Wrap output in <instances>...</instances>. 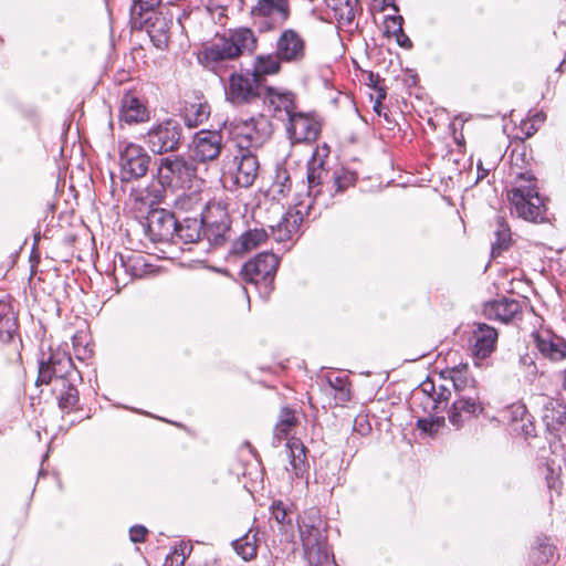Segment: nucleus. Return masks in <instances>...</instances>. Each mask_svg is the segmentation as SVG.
<instances>
[{
  "label": "nucleus",
  "instance_id": "obj_1",
  "mask_svg": "<svg viewBox=\"0 0 566 566\" xmlns=\"http://www.w3.org/2000/svg\"><path fill=\"white\" fill-rule=\"evenodd\" d=\"M328 171L324 168V161L317 157L315 151L307 163V185L308 192L306 200L298 201L294 207L290 208L281 218L276 226L271 227L274 239L279 242L293 240L297 235L301 224L305 216L310 214L313 203L317 201V197L322 192V188H326V179Z\"/></svg>",
  "mask_w": 566,
  "mask_h": 566
},
{
  "label": "nucleus",
  "instance_id": "obj_2",
  "mask_svg": "<svg viewBox=\"0 0 566 566\" xmlns=\"http://www.w3.org/2000/svg\"><path fill=\"white\" fill-rule=\"evenodd\" d=\"M256 49L258 36L254 31L248 27H239L217 33L199 52L198 60L206 67L214 69L242 55L253 54Z\"/></svg>",
  "mask_w": 566,
  "mask_h": 566
},
{
  "label": "nucleus",
  "instance_id": "obj_3",
  "mask_svg": "<svg viewBox=\"0 0 566 566\" xmlns=\"http://www.w3.org/2000/svg\"><path fill=\"white\" fill-rule=\"evenodd\" d=\"M303 557L308 566H336L327 543L326 530L319 511L310 509L297 521Z\"/></svg>",
  "mask_w": 566,
  "mask_h": 566
},
{
  "label": "nucleus",
  "instance_id": "obj_4",
  "mask_svg": "<svg viewBox=\"0 0 566 566\" xmlns=\"http://www.w3.org/2000/svg\"><path fill=\"white\" fill-rule=\"evenodd\" d=\"M507 199L512 212L517 217L532 222H541L545 219L546 208L533 175L520 174L515 186L507 191Z\"/></svg>",
  "mask_w": 566,
  "mask_h": 566
},
{
  "label": "nucleus",
  "instance_id": "obj_5",
  "mask_svg": "<svg viewBox=\"0 0 566 566\" xmlns=\"http://www.w3.org/2000/svg\"><path fill=\"white\" fill-rule=\"evenodd\" d=\"M157 180L163 188L178 190L189 188L197 177V165L181 155L163 157L158 161Z\"/></svg>",
  "mask_w": 566,
  "mask_h": 566
},
{
  "label": "nucleus",
  "instance_id": "obj_6",
  "mask_svg": "<svg viewBox=\"0 0 566 566\" xmlns=\"http://www.w3.org/2000/svg\"><path fill=\"white\" fill-rule=\"evenodd\" d=\"M259 174V160L251 150L238 149L233 157L224 161L222 178L227 185L229 181L241 188L253 185Z\"/></svg>",
  "mask_w": 566,
  "mask_h": 566
},
{
  "label": "nucleus",
  "instance_id": "obj_7",
  "mask_svg": "<svg viewBox=\"0 0 566 566\" xmlns=\"http://www.w3.org/2000/svg\"><path fill=\"white\" fill-rule=\"evenodd\" d=\"M182 130L179 122L168 118L151 125L143 139L151 153L164 155L180 148Z\"/></svg>",
  "mask_w": 566,
  "mask_h": 566
},
{
  "label": "nucleus",
  "instance_id": "obj_8",
  "mask_svg": "<svg viewBox=\"0 0 566 566\" xmlns=\"http://www.w3.org/2000/svg\"><path fill=\"white\" fill-rule=\"evenodd\" d=\"M290 15V0H258L250 10L251 20L260 32L279 29Z\"/></svg>",
  "mask_w": 566,
  "mask_h": 566
},
{
  "label": "nucleus",
  "instance_id": "obj_9",
  "mask_svg": "<svg viewBox=\"0 0 566 566\" xmlns=\"http://www.w3.org/2000/svg\"><path fill=\"white\" fill-rule=\"evenodd\" d=\"M279 266V259L274 253L262 252L254 259L244 263L241 275L245 282L253 283L264 294H270L272 283Z\"/></svg>",
  "mask_w": 566,
  "mask_h": 566
},
{
  "label": "nucleus",
  "instance_id": "obj_10",
  "mask_svg": "<svg viewBox=\"0 0 566 566\" xmlns=\"http://www.w3.org/2000/svg\"><path fill=\"white\" fill-rule=\"evenodd\" d=\"M232 133L242 150L262 146L271 135L270 122L263 116L240 119L233 124Z\"/></svg>",
  "mask_w": 566,
  "mask_h": 566
},
{
  "label": "nucleus",
  "instance_id": "obj_11",
  "mask_svg": "<svg viewBox=\"0 0 566 566\" xmlns=\"http://www.w3.org/2000/svg\"><path fill=\"white\" fill-rule=\"evenodd\" d=\"M151 157L146 149L135 143L119 145V168L123 181L144 177L149 168Z\"/></svg>",
  "mask_w": 566,
  "mask_h": 566
},
{
  "label": "nucleus",
  "instance_id": "obj_12",
  "mask_svg": "<svg viewBox=\"0 0 566 566\" xmlns=\"http://www.w3.org/2000/svg\"><path fill=\"white\" fill-rule=\"evenodd\" d=\"M66 378L71 381H78L81 379L69 354L54 352L50 354L46 360L42 359L40 361L36 384H53L55 380H64Z\"/></svg>",
  "mask_w": 566,
  "mask_h": 566
},
{
  "label": "nucleus",
  "instance_id": "obj_13",
  "mask_svg": "<svg viewBox=\"0 0 566 566\" xmlns=\"http://www.w3.org/2000/svg\"><path fill=\"white\" fill-rule=\"evenodd\" d=\"M203 234L213 247L222 245L230 231L229 217L220 203L207 205L202 211Z\"/></svg>",
  "mask_w": 566,
  "mask_h": 566
},
{
  "label": "nucleus",
  "instance_id": "obj_14",
  "mask_svg": "<svg viewBox=\"0 0 566 566\" xmlns=\"http://www.w3.org/2000/svg\"><path fill=\"white\" fill-rule=\"evenodd\" d=\"M260 83L250 72L235 73L229 77L226 86V97L234 105L252 102L260 95Z\"/></svg>",
  "mask_w": 566,
  "mask_h": 566
},
{
  "label": "nucleus",
  "instance_id": "obj_15",
  "mask_svg": "<svg viewBox=\"0 0 566 566\" xmlns=\"http://www.w3.org/2000/svg\"><path fill=\"white\" fill-rule=\"evenodd\" d=\"M283 63L300 64L306 57V42L294 29H284L275 41V51Z\"/></svg>",
  "mask_w": 566,
  "mask_h": 566
},
{
  "label": "nucleus",
  "instance_id": "obj_16",
  "mask_svg": "<svg viewBox=\"0 0 566 566\" xmlns=\"http://www.w3.org/2000/svg\"><path fill=\"white\" fill-rule=\"evenodd\" d=\"M286 133L292 143L314 142L319 135V124L310 114L295 111L286 119Z\"/></svg>",
  "mask_w": 566,
  "mask_h": 566
},
{
  "label": "nucleus",
  "instance_id": "obj_17",
  "mask_svg": "<svg viewBox=\"0 0 566 566\" xmlns=\"http://www.w3.org/2000/svg\"><path fill=\"white\" fill-rule=\"evenodd\" d=\"M193 156L199 163H209L219 158L223 148V137L218 130H199L193 137Z\"/></svg>",
  "mask_w": 566,
  "mask_h": 566
},
{
  "label": "nucleus",
  "instance_id": "obj_18",
  "mask_svg": "<svg viewBox=\"0 0 566 566\" xmlns=\"http://www.w3.org/2000/svg\"><path fill=\"white\" fill-rule=\"evenodd\" d=\"M542 421L552 438L566 440V406L547 398L543 405Z\"/></svg>",
  "mask_w": 566,
  "mask_h": 566
},
{
  "label": "nucleus",
  "instance_id": "obj_19",
  "mask_svg": "<svg viewBox=\"0 0 566 566\" xmlns=\"http://www.w3.org/2000/svg\"><path fill=\"white\" fill-rule=\"evenodd\" d=\"M497 331L484 323H479L472 331L470 338L471 353L476 360L491 356L496 347Z\"/></svg>",
  "mask_w": 566,
  "mask_h": 566
},
{
  "label": "nucleus",
  "instance_id": "obj_20",
  "mask_svg": "<svg viewBox=\"0 0 566 566\" xmlns=\"http://www.w3.org/2000/svg\"><path fill=\"white\" fill-rule=\"evenodd\" d=\"M263 103L268 111L281 120H286L296 109L294 95L291 92H283L274 87L265 90Z\"/></svg>",
  "mask_w": 566,
  "mask_h": 566
},
{
  "label": "nucleus",
  "instance_id": "obj_21",
  "mask_svg": "<svg viewBox=\"0 0 566 566\" xmlns=\"http://www.w3.org/2000/svg\"><path fill=\"white\" fill-rule=\"evenodd\" d=\"M483 407L479 401L478 395H461L452 403L449 411V421L455 427L461 428L468 420L482 412Z\"/></svg>",
  "mask_w": 566,
  "mask_h": 566
},
{
  "label": "nucleus",
  "instance_id": "obj_22",
  "mask_svg": "<svg viewBox=\"0 0 566 566\" xmlns=\"http://www.w3.org/2000/svg\"><path fill=\"white\" fill-rule=\"evenodd\" d=\"M285 454L289 459V467H285L290 479H302L308 472V461L306 457V448L301 440L296 438L290 439L285 444Z\"/></svg>",
  "mask_w": 566,
  "mask_h": 566
},
{
  "label": "nucleus",
  "instance_id": "obj_23",
  "mask_svg": "<svg viewBox=\"0 0 566 566\" xmlns=\"http://www.w3.org/2000/svg\"><path fill=\"white\" fill-rule=\"evenodd\" d=\"M172 24V17L161 12H153L146 20L147 33L157 49L164 50L168 46Z\"/></svg>",
  "mask_w": 566,
  "mask_h": 566
},
{
  "label": "nucleus",
  "instance_id": "obj_24",
  "mask_svg": "<svg viewBox=\"0 0 566 566\" xmlns=\"http://www.w3.org/2000/svg\"><path fill=\"white\" fill-rule=\"evenodd\" d=\"M178 220L174 213L166 210H154L148 217L150 232L160 241L172 240L176 234Z\"/></svg>",
  "mask_w": 566,
  "mask_h": 566
},
{
  "label": "nucleus",
  "instance_id": "obj_25",
  "mask_svg": "<svg viewBox=\"0 0 566 566\" xmlns=\"http://www.w3.org/2000/svg\"><path fill=\"white\" fill-rule=\"evenodd\" d=\"M521 303L513 298L502 297L488 302L483 306V314L489 319H496L503 323L513 321L521 314Z\"/></svg>",
  "mask_w": 566,
  "mask_h": 566
},
{
  "label": "nucleus",
  "instance_id": "obj_26",
  "mask_svg": "<svg viewBox=\"0 0 566 566\" xmlns=\"http://www.w3.org/2000/svg\"><path fill=\"white\" fill-rule=\"evenodd\" d=\"M119 118L127 124L144 123L149 119V111L136 95L127 93L122 98Z\"/></svg>",
  "mask_w": 566,
  "mask_h": 566
},
{
  "label": "nucleus",
  "instance_id": "obj_27",
  "mask_svg": "<svg viewBox=\"0 0 566 566\" xmlns=\"http://www.w3.org/2000/svg\"><path fill=\"white\" fill-rule=\"evenodd\" d=\"M535 344L538 352L552 361H559L566 358V342L549 333L535 335Z\"/></svg>",
  "mask_w": 566,
  "mask_h": 566
},
{
  "label": "nucleus",
  "instance_id": "obj_28",
  "mask_svg": "<svg viewBox=\"0 0 566 566\" xmlns=\"http://www.w3.org/2000/svg\"><path fill=\"white\" fill-rule=\"evenodd\" d=\"M18 332V318L9 300H0V342L10 343Z\"/></svg>",
  "mask_w": 566,
  "mask_h": 566
},
{
  "label": "nucleus",
  "instance_id": "obj_29",
  "mask_svg": "<svg viewBox=\"0 0 566 566\" xmlns=\"http://www.w3.org/2000/svg\"><path fill=\"white\" fill-rule=\"evenodd\" d=\"M76 382L77 381H71L67 378L64 380H55L53 382V392L55 394L59 407L62 410L70 411L78 402Z\"/></svg>",
  "mask_w": 566,
  "mask_h": 566
},
{
  "label": "nucleus",
  "instance_id": "obj_30",
  "mask_svg": "<svg viewBox=\"0 0 566 566\" xmlns=\"http://www.w3.org/2000/svg\"><path fill=\"white\" fill-rule=\"evenodd\" d=\"M202 228L203 220L201 211L200 219L197 217H187L178 221L175 237L180 239L184 243H195L200 239Z\"/></svg>",
  "mask_w": 566,
  "mask_h": 566
},
{
  "label": "nucleus",
  "instance_id": "obj_31",
  "mask_svg": "<svg viewBox=\"0 0 566 566\" xmlns=\"http://www.w3.org/2000/svg\"><path fill=\"white\" fill-rule=\"evenodd\" d=\"M282 63L283 61L275 52L271 54H260L254 60L251 74L258 78L260 83L264 75L277 74Z\"/></svg>",
  "mask_w": 566,
  "mask_h": 566
},
{
  "label": "nucleus",
  "instance_id": "obj_32",
  "mask_svg": "<svg viewBox=\"0 0 566 566\" xmlns=\"http://www.w3.org/2000/svg\"><path fill=\"white\" fill-rule=\"evenodd\" d=\"M266 232L263 229H253L244 232L233 242L231 253L242 255L259 247L266 240Z\"/></svg>",
  "mask_w": 566,
  "mask_h": 566
},
{
  "label": "nucleus",
  "instance_id": "obj_33",
  "mask_svg": "<svg viewBox=\"0 0 566 566\" xmlns=\"http://www.w3.org/2000/svg\"><path fill=\"white\" fill-rule=\"evenodd\" d=\"M450 374L451 381L459 396L478 395L475 380L470 377L468 365H459L453 367Z\"/></svg>",
  "mask_w": 566,
  "mask_h": 566
},
{
  "label": "nucleus",
  "instance_id": "obj_34",
  "mask_svg": "<svg viewBox=\"0 0 566 566\" xmlns=\"http://www.w3.org/2000/svg\"><path fill=\"white\" fill-rule=\"evenodd\" d=\"M329 394L334 395L336 403H344L350 398L349 382L346 376L329 373L324 377Z\"/></svg>",
  "mask_w": 566,
  "mask_h": 566
},
{
  "label": "nucleus",
  "instance_id": "obj_35",
  "mask_svg": "<svg viewBox=\"0 0 566 566\" xmlns=\"http://www.w3.org/2000/svg\"><path fill=\"white\" fill-rule=\"evenodd\" d=\"M356 174L345 168L334 170L331 179L326 184V190L331 196H335L354 186Z\"/></svg>",
  "mask_w": 566,
  "mask_h": 566
},
{
  "label": "nucleus",
  "instance_id": "obj_36",
  "mask_svg": "<svg viewBox=\"0 0 566 566\" xmlns=\"http://www.w3.org/2000/svg\"><path fill=\"white\" fill-rule=\"evenodd\" d=\"M232 546L237 554L241 556L244 560H250L256 556V533H252L251 531L243 535L241 538H238L232 542Z\"/></svg>",
  "mask_w": 566,
  "mask_h": 566
},
{
  "label": "nucleus",
  "instance_id": "obj_37",
  "mask_svg": "<svg viewBox=\"0 0 566 566\" xmlns=\"http://www.w3.org/2000/svg\"><path fill=\"white\" fill-rule=\"evenodd\" d=\"M203 203L197 192H182L175 201L174 207L177 211H201Z\"/></svg>",
  "mask_w": 566,
  "mask_h": 566
},
{
  "label": "nucleus",
  "instance_id": "obj_38",
  "mask_svg": "<svg viewBox=\"0 0 566 566\" xmlns=\"http://www.w3.org/2000/svg\"><path fill=\"white\" fill-rule=\"evenodd\" d=\"M511 242V231L509 226L502 218L497 219V228L495 230V241L492 243V255H500L501 252L509 248Z\"/></svg>",
  "mask_w": 566,
  "mask_h": 566
},
{
  "label": "nucleus",
  "instance_id": "obj_39",
  "mask_svg": "<svg viewBox=\"0 0 566 566\" xmlns=\"http://www.w3.org/2000/svg\"><path fill=\"white\" fill-rule=\"evenodd\" d=\"M356 1L352 0H338V3L333 7L335 11V18L342 24H350L356 14L355 9Z\"/></svg>",
  "mask_w": 566,
  "mask_h": 566
},
{
  "label": "nucleus",
  "instance_id": "obj_40",
  "mask_svg": "<svg viewBox=\"0 0 566 566\" xmlns=\"http://www.w3.org/2000/svg\"><path fill=\"white\" fill-rule=\"evenodd\" d=\"M451 391L444 386H440L436 389V394L432 397H427L428 413L438 412L447 407L448 400L450 399Z\"/></svg>",
  "mask_w": 566,
  "mask_h": 566
},
{
  "label": "nucleus",
  "instance_id": "obj_41",
  "mask_svg": "<svg viewBox=\"0 0 566 566\" xmlns=\"http://www.w3.org/2000/svg\"><path fill=\"white\" fill-rule=\"evenodd\" d=\"M209 107L206 104H193L187 108L185 114L186 124L196 127L208 118Z\"/></svg>",
  "mask_w": 566,
  "mask_h": 566
},
{
  "label": "nucleus",
  "instance_id": "obj_42",
  "mask_svg": "<svg viewBox=\"0 0 566 566\" xmlns=\"http://www.w3.org/2000/svg\"><path fill=\"white\" fill-rule=\"evenodd\" d=\"M271 515L281 525H290L292 523L293 512L291 506L282 501H274L272 503Z\"/></svg>",
  "mask_w": 566,
  "mask_h": 566
},
{
  "label": "nucleus",
  "instance_id": "obj_43",
  "mask_svg": "<svg viewBox=\"0 0 566 566\" xmlns=\"http://www.w3.org/2000/svg\"><path fill=\"white\" fill-rule=\"evenodd\" d=\"M527 416V408L522 402L512 403L504 411V418L512 424L523 422Z\"/></svg>",
  "mask_w": 566,
  "mask_h": 566
},
{
  "label": "nucleus",
  "instance_id": "obj_44",
  "mask_svg": "<svg viewBox=\"0 0 566 566\" xmlns=\"http://www.w3.org/2000/svg\"><path fill=\"white\" fill-rule=\"evenodd\" d=\"M433 394H436L434 382L428 378L420 384L418 390L413 395V399L419 400L420 406L426 412H428L429 408H427V397H432Z\"/></svg>",
  "mask_w": 566,
  "mask_h": 566
},
{
  "label": "nucleus",
  "instance_id": "obj_45",
  "mask_svg": "<svg viewBox=\"0 0 566 566\" xmlns=\"http://www.w3.org/2000/svg\"><path fill=\"white\" fill-rule=\"evenodd\" d=\"M161 0H134L130 13L134 23H137V18H142L143 13L154 11L160 4Z\"/></svg>",
  "mask_w": 566,
  "mask_h": 566
},
{
  "label": "nucleus",
  "instance_id": "obj_46",
  "mask_svg": "<svg viewBox=\"0 0 566 566\" xmlns=\"http://www.w3.org/2000/svg\"><path fill=\"white\" fill-rule=\"evenodd\" d=\"M554 555L555 548L548 543L539 544V546L532 552L533 560L541 565L549 563L554 558Z\"/></svg>",
  "mask_w": 566,
  "mask_h": 566
},
{
  "label": "nucleus",
  "instance_id": "obj_47",
  "mask_svg": "<svg viewBox=\"0 0 566 566\" xmlns=\"http://www.w3.org/2000/svg\"><path fill=\"white\" fill-rule=\"evenodd\" d=\"M271 190L274 195L285 196L291 190V178L286 170H280Z\"/></svg>",
  "mask_w": 566,
  "mask_h": 566
},
{
  "label": "nucleus",
  "instance_id": "obj_48",
  "mask_svg": "<svg viewBox=\"0 0 566 566\" xmlns=\"http://www.w3.org/2000/svg\"><path fill=\"white\" fill-rule=\"evenodd\" d=\"M403 18L401 15H388L385 20V32L388 35H402Z\"/></svg>",
  "mask_w": 566,
  "mask_h": 566
},
{
  "label": "nucleus",
  "instance_id": "obj_49",
  "mask_svg": "<svg viewBox=\"0 0 566 566\" xmlns=\"http://www.w3.org/2000/svg\"><path fill=\"white\" fill-rule=\"evenodd\" d=\"M186 546L175 548L165 559L164 566H184L186 560Z\"/></svg>",
  "mask_w": 566,
  "mask_h": 566
},
{
  "label": "nucleus",
  "instance_id": "obj_50",
  "mask_svg": "<svg viewBox=\"0 0 566 566\" xmlns=\"http://www.w3.org/2000/svg\"><path fill=\"white\" fill-rule=\"evenodd\" d=\"M294 424V415L289 409H283L282 418L277 424V429L282 432H286Z\"/></svg>",
  "mask_w": 566,
  "mask_h": 566
},
{
  "label": "nucleus",
  "instance_id": "obj_51",
  "mask_svg": "<svg viewBox=\"0 0 566 566\" xmlns=\"http://www.w3.org/2000/svg\"><path fill=\"white\" fill-rule=\"evenodd\" d=\"M521 427L517 426L514 428L515 431L521 430V433L525 438L534 437L535 436V426L531 419V416L528 415L523 422H521Z\"/></svg>",
  "mask_w": 566,
  "mask_h": 566
},
{
  "label": "nucleus",
  "instance_id": "obj_52",
  "mask_svg": "<svg viewBox=\"0 0 566 566\" xmlns=\"http://www.w3.org/2000/svg\"><path fill=\"white\" fill-rule=\"evenodd\" d=\"M417 427L430 436L437 433V430L434 429L433 426V416L431 415L428 418L418 419Z\"/></svg>",
  "mask_w": 566,
  "mask_h": 566
},
{
  "label": "nucleus",
  "instance_id": "obj_53",
  "mask_svg": "<svg viewBox=\"0 0 566 566\" xmlns=\"http://www.w3.org/2000/svg\"><path fill=\"white\" fill-rule=\"evenodd\" d=\"M147 530L142 525H135L129 530L130 539L134 543H140L145 539Z\"/></svg>",
  "mask_w": 566,
  "mask_h": 566
},
{
  "label": "nucleus",
  "instance_id": "obj_54",
  "mask_svg": "<svg viewBox=\"0 0 566 566\" xmlns=\"http://www.w3.org/2000/svg\"><path fill=\"white\" fill-rule=\"evenodd\" d=\"M557 476H558V473H556L552 467L547 465L546 479H547V483H548L549 488H554L555 486V483L557 481Z\"/></svg>",
  "mask_w": 566,
  "mask_h": 566
},
{
  "label": "nucleus",
  "instance_id": "obj_55",
  "mask_svg": "<svg viewBox=\"0 0 566 566\" xmlns=\"http://www.w3.org/2000/svg\"><path fill=\"white\" fill-rule=\"evenodd\" d=\"M395 38H396L397 43L401 48H406V49L411 48L412 43H411L410 39L405 34L403 31H402V35H396Z\"/></svg>",
  "mask_w": 566,
  "mask_h": 566
},
{
  "label": "nucleus",
  "instance_id": "obj_56",
  "mask_svg": "<svg viewBox=\"0 0 566 566\" xmlns=\"http://www.w3.org/2000/svg\"><path fill=\"white\" fill-rule=\"evenodd\" d=\"M380 4L381 10H385L386 8H391L395 12H398L399 10L397 4L395 3V0H381Z\"/></svg>",
  "mask_w": 566,
  "mask_h": 566
},
{
  "label": "nucleus",
  "instance_id": "obj_57",
  "mask_svg": "<svg viewBox=\"0 0 566 566\" xmlns=\"http://www.w3.org/2000/svg\"><path fill=\"white\" fill-rule=\"evenodd\" d=\"M433 426L434 429L438 431L440 428L444 426V417H433Z\"/></svg>",
  "mask_w": 566,
  "mask_h": 566
},
{
  "label": "nucleus",
  "instance_id": "obj_58",
  "mask_svg": "<svg viewBox=\"0 0 566 566\" xmlns=\"http://www.w3.org/2000/svg\"><path fill=\"white\" fill-rule=\"evenodd\" d=\"M544 119H545L544 114L539 113V114H536V115H535V120H536V122L542 123V122H544Z\"/></svg>",
  "mask_w": 566,
  "mask_h": 566
},
{
  "label": "nucleus",
  "instance_id": "obj_59",
  "mask_svg": "<svg viewBox=\"0 0 566 566\" xmlns=\"http://www.w3.org/2000/svg\"><path fill=\"white\" fill-rule=\"evenodd\" d=\"M531 128H532V130H530V129L527 130V136L533 135L537 130V128L534 127V125H532Z\"/></svg>",
  "mask_w": 566,
  "mask_h": 566
},
{
  "label": "nucleus",
  "instance_id": "obj_60",
  "mask_svg": "<svg viewBox=\"0 0 566 566\" xmlns=\"http://www.w3.org/2000/svg\"><path fill=\"white\" fill-rule=\"evenodd\" d=\"M380 105H381V104H380V102L378 101V102L375 104V106H374V109H375L378 114H380V111H379Z\"/></svg>",
  "mask_w": 566,
  "mask_h": 566
},
{
  "label": "nucleus",
  "instance_id": "obj_61",
  "mask_svg": "<svg viewBox=\"0 0 566 566\" xmlns=\"http://www.w3.org/2000/svg\"><path fill=\"white\" fill-rule=\"evenodd\" d=\"M119 260H120V266L122 268H126V264L124 262V258L122 255H120Z\"/></svg>",
  "mask_w": 566,
  "mask_h": 566
},
{
  "label": "nucleus",
  "instance_id": "obj_62",
  "mask_svg": "<svg viewBox=\"0 0 566 566\" xmlns=\"http://www.w3.org/2000/svg\"><path fill=\"white\" fill-rule=\"evenodd\" d=\"M485 174H486V170H483V175L479 176V178H484Z\"/></svg>",
  "mask_w": 566,
  "mask_h": 566
}]
</instances>
